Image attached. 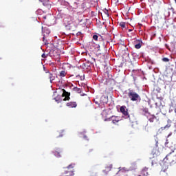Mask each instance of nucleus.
<instances>
[{"label":"nucleus","mask_w":176,"mask_h":176,"mask_svg":"<svg viewBox=\"0 0 176 176\" xmlns=\"http://www.w3.org/2000/svg\"><path fill=\"white\" fill-rule=\"evenodd\" d=\"M150 8H153V4L150 5Z\"/></svg>","instance_id":"27"},{"label":"nucleus","mask_w":176,"mask_h":176,"mask_svg":"<svg viewBox=\"0 0 176 176\" xmlns=\"http://www.w3.org/2000/svg\"><path fill=\"white\" fill-rule=\"evenodd\" d=\"M120 111L124 115V116H125L126 119H129V121L131 122V123H134V122L135 120V117H134V116H132L131 117L129 115V111H128L127 108L126 107V106H122L120 108Z\"/></svg>","instance_id":"2"},{"label":"nucleus","mask_w":176,"mask_h":176,"mask_svg":"<svg viewBox=\"0 0 176 176\" xmlns=\"http://www.w3.org/2000/svg\"><path fill=\"white\" fill-rule=\"evenodd\" d=\"M155 105L157 107V102H155Z\"/></svg>","instance_id":"31"},{"label":"nucleus","mask_w":176,"mask_h":176,"mask_svg":"<svg viewBox=\"0 0 176 176\" xmlns=\"http://www.w3.org/2000/svg\"><path fill=\"white\" fill-rule=\"evenodd\" d=\"M46 75H45V78L46 79H48L50 82V83H53V80H54L56 79V76H54V74H53V73L47 71L45 72Z\"/></svg>","instance_id":"4"},{"label":"nucleus","mask_w":176,"mask_h":176,"mask_svg":"<svg viewBox=\"0 0 176 176\" xmlns=\"http://www.w3.org/2000/svg\"><path fill=\"white\" fill-rule=\"evenodd\" d=\"M54 100L56 101V102H60V99H58V97L55 98Z\"/></svg>","instance_id":"22"},{"label":"nucleus","mask_w":176,"mask_h":176,"mask_svg":"<svg viewBox=\"0 0 176 176\" xmlns=\"http://www.w3.org/2000/svg\"><path fill=\"white\" fill-rule=\"evenodd\" d=\"M73 91H75L76 93L80 94V93H82V89L78 88L77 87H74L73 88Z\"/></svg>","instance_id":"12"},{"label":"nucleus","mask_w":176,"mask_h":176,"mask_svg":"<svg viewBox=\"0 0 176 176\" xmlns=\"http://www.w3.org/2000/svg\"><path fill=\"white\" fill-rule=\"evenodd\" d=\"M55 156H56V157H61V155L60 153H61V151L58 150L56 151H55L54 153Z\"/></svg>","instance_id":"13"},{"label":"nucleus","mask_w":176,"mask_h":176,"mask_svg":"<svg viewBox=\"0 0 176 176\" xmlns=\"http://www.w3.org/2000/svg\"><path fill=\"white\" fill-rule=\"evenodd\" d=\"M162 61H164V63H168V61H170V59H168V58H163Z\"/></svg>","instance_id":"17"},{"label":"nucleus","mask_w":176,"mask_h":176,"mask_svg":"<svg viewBox=\"0 0 176 176\" xmlns=\"http://www.w3.org/2000/svg\"><path fill=\"white\" fill-rule=\"evenodd\" d=\"M168 164H176V153L175 148H172V152L169 153L163 160L162 171L166 173V170L168 169Z\"/></svg>","instance_id":"1"},{"label":"nucleus","mask_w":176,"mask_h":176,"mask_svg":"<svg viewBox=\"0 0 176 176\" xmlns=\"http://www.w3.org/2000/svg\"><path fill=\"white\" fill-rule=\"evenodd\" d=\"M153 120H155V118H153L149 119V121H150L151 123H153Z\"/></svg>","instance_id":"23"},{"label":"nucleus","mask_w":176,"mask_h":176,"mask_svg":"<svg viewBox=\"0 0 176 176\" xmlns=\"http://www.w3.org/2000/svg\"><path fill=\"white\" fill-rule=\"evenodd\" d=\"M60 78H65L67 76V72L65 70H62L59 72Z\"/></svg>","instance_id":"11"},{"label":"nucleus","mask_w":176,"mask_h":176,"mask_svg":"<svg viewBox=\"0 0 176 176\" xmlns=\"http://www.w3.org/2000/svg\"><path fill=\"white\" fill-rule=\"evenodd\" d=\"M41 57L43 58H46V57H47V55L45 54V53H43L42 55H41Z\"/></svg>","instance_id":"21"},{"label":"nucleus","mask_w":176,"mask_h":176,"mask_svg":"<svg viewBox=\"0 0 176 176\" xmlns=\"http://www.w3.org/2000/svg\"><path fill=\"white\" fill-rule=\"evenodd\" d=\"M83 138H85V140H89V139H87V137L86 135H84Z\"/></svg>","instance_id":"24"},{"label":"nucleus","mask_w":176,"mask_h":176,"mask_svg":"<svg viewBox=\"0 0 176 176\" xmlns=\"http://www.w3.org/2000/svg\"><path fill=\"white\" fill-rule=\"evenodd\" d=\"M109 120L112 122L113 124H116V123H119V122H120V117L113 116L109 118Z\"/></svg>","instance_id":"5"},{"label":"nucleus","mask_w":176,"mask_h":176,"mask_svg":"<svg viewBox=\"0 0 176 176\" xmlns=\"http://www.w3.org/2000/svg\"><path fill=\"white\" fill-rule=\"evenodd\" d=\"M105 13H106V14H107V16H108V11H106V12H105Z\"/></svg>","instance_id":"29"},{"label":"nucleus","mask_w":176,"mask_h":176,"mask_svg":"<svg viewBox=\"0 0 176 176\" xmlns=\"http://www.w3.org/2000/svg\"><path fill=\"white\" fill-rule=\"evenodd\" d=\"M120 26L122 27V28H126V23L125 22H120Z\"/></svg>","instance_id":"16"},{"label":"nucleus","mask_w":176,"mask_h":176,"mask_svg":"<svg viewBox=\"0 0 176 176\" xmlns=\"http://www.w3.org/2000/svg\"><path fill=\"white\" fill-rule=\"evenodd\" d=\"M43 42L45 43V45H49V43H47V40L45 39V36L43 37Z\"/></svg>","instance_id":"18"},{"label":"nucleus","mask_w":176,"mask_h":176,"mask_svg":"<svg viewBox=\"0 0 176 176\" xmlns=\"http://www.w3.org/2000/svg\"><path fill=\"white\" fill-rule=\"evenodd\" d=\"M40 2H42L43 6H46L47 8H50V3L49 0H39Z\"/></svg>","instance_id":"9"},{"label":"nucleus","mask_w":176,"mask_h":176,"mask_svg":"<svg viewBox=\"0 0 176 176\" xmlns=\"http://www.w3.org/2000/svg\"><path fill=\"white\" fill-rule=\"evenodd\" d=\"M95 49H98V50H100V44H96L95 46Z\"/></svg>","instance_id":"20"},{"label":"nucleus","mask_w":176,"mask_h":176,"mask_svg":"<svg viewBox=\"0 0 176 176\" xmlns=\"http://www.w3.org/2000/svg\"><path fill=\"white\" fill-rule=\"evenodd\" d=\"M128 97L130 98L131 101H138V100H141L140 95L133 90H130L128 92Z\"/></svg>","instance_id":"3"},{"label":"nucleus","mask_w":176,"mask_h":176,"mask_svg":"<svg viewBox=\"0 0 176 176\" xmlns=\"http://www.w3.org/2000/svg\"><path fill=\"white\" fill-rule=\"evenodd\" d=\"M148 2H151V3H152V0H148Z\"/></svg>","instance_id":"30"},{"label":"nucleus","mask_w":176,"mask_h":176,"mask_svg":"<svg viewBox=\"0 0 176 176\" xmlns=\"http://www.w3.org/2000/svg\"><path fill=\"white\" fill-rule=\"evenodd\" d=\"M134 42H135V43H136L135 45V49H141V46H142L141 42L138 40H135Z\"/></svg>","instance_id":"10"},{"label":"nucleus","mask_w":176,"mask_h":176,"mask_svg":"<svg viewBox=\"0 0 176 176\" xmlns=\"http://www.w3.org/2000/svg\"><path fill=\"white\" fill-rule=\"evenodd\" d=\"M170 144H171V141H168V140H166V146H168V148H171V145H170Z\"/></svg>","instance_id":"15"},{"label":"nucleus","mask_w":176,"mask_h":176,"mask_svg":"<svg viewBox=\"0 0 176 176\" xmlns=\"http://www.w3.org/2000/svg\"><path fill=\"white\" fill-rule=\"evenodd\" d=\"M70 19H71L72 21L74 20V18L72 16H70Z\"/></svg>","instance_id":"28"},{"label":"nucleus","mask_w":176,"mask_h":176,"mask_svg":"<svg viewBox=\"0 0 176 176\" xmlns=\"http://www.w3.org/2000/svg\"><path fill=\"white\" fill-rule=\"evenodd\" d=\"M71 167H72V164L69 165V166H67V168H71Z\"/></svg>","instance_id":"25"},{"label":"nucleus","mask_w":176,"mask_h":176,"mask_svg":"<svg viewBox=\"0 0 176 176\" xmlns=\"http://www.w3.org/2000/svg\"><path fill=\"white\" fill-rule=\"evenodd\" d=\"M93 39H94V41H97V39H98V36L97 34H94L93 36Z\"/></svg>","instance_id":"19"},{"label":"nucleus","mask_w":176,"mask_h":176,"mask_svg":"<svg viewBox=\"0 0 176 176\" xmlns=\"http://www.w3.org/2000/svg\"><path fill=\"white\" fill-rule=\"evenodd\" d=\"M162 153V147H159L157 144L155 146V155L157 156H159Z\"/></svg>","instance_id":"8"},{"label":"nucleus","mask_w":176,"mask_h":176,"mask_svg":"<svg viewBox=\"0 0 176 176\" xmlns=\"http://www.w3.org/2000/svg\"><path fill=\"white\" fill-rule=\"evenodd\" d=\"M63 135H63V133H60L58 138H59V137H63Z\"/></svg>","instance_id":"26"},{"label":"nucleus","mask_w":176,"mask_h":176,"mask_svg":"<svg viewBox=\"0 0 176 176\" xmlns=\"http://www.w3.org/2000/svg\"><path fill=\"white\" fill-rule=\"evenodd\" d=\"M63 93L62 94V97H65V98L63 99V101H69L70 98L69 96H71V93H68L67 91H65V89H63Z\"/></svg>","instance_id":"6"},{"label":"nucleus","mask_w":176,"mask_h":176,"mask_svg":"<svg viewBox=\"0 0 176 176\" xmlns=\"http://www.w3.org/2000/svg\"><path fill=\"white\" fill-rule=\"evenodd\" d=\"M168 124H166L164 127V129H169V127H171V120H168Z\"/></svg>","instance_id":"14"},{"label":"nucleus","mask_w":176,"mask_h":176,"mask_svg":"<svg viewBox=\"0 0 176 176\" xmlns=\"http://www.w3.org/2000/svg\"><path fill=\"white\" fill-rule=\"evenodd\" d=\"M66 105L69 107V108H76V107H78L76 102H67Z\"/></svg>","instance_id":"7"}]
</instances>
